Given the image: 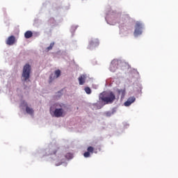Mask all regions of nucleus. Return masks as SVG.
<instances>
[{
    "mask_svg": "<svg viewBox=\"0 0 178 178\" xmlns=\"http://www.w3.org/2000/svg\"><path fill=\"white\" fill-rule=\"evenodd\" d=\"M31 73V65L26 64L22 70V81H30V74Z\"/></svg>",
    "mask_w": 178,
    "mask_h": 178,
    "instance_id": "nucleus-1",
    "label": "nucleus"
},
{
    "mask_svg": "<svg viewBox=\"0 0 178 178\" xmlns=\"http://www.w3.org/2000/svg\"><path fill=\"white\" fill-rule=\"evenodd\" d=\"M100 99L104 102H106V104L112 103L113 101H115V94L111 92L110 93L107 94L105 92L101 93L99 95Z\"/></svg>",
    "mask_w": 178,
    "mask_h": 178,
    "instance_id": "nucleus-2",
    "label": "nucleus"
},
{
    "mask_svg": "<svg viewBox=\"0 0 178 178\" xmlns=\"http://www.w3.org/2000/svg\"><path fill=\"white\" fill-rule=\"evenodd\" d=\"M134 35H141L143 34V24L140 22H137L135 25Z\"/></svg>",
    "mask_w": 178,
    "mask_h": 178,
    "instance_id": "nucleus-3",
    "label": "nucleus"
},
{
    "mask_svg": "<svg viewBox=\"0 0 178 178\" xmlns=\"http://www.w3.org/2000/svg\"><path fill=\"white\" fill-rule=\"evenodd\" d=\"M54 113L55 118H63V116L66 115L63 111V108H56Z\"/></svg>",
    "mask_w": 178,
    "mask_h": 178,
    "instance_id": "nucleus-4",
    "label": "nucleus"
},
{
    "mask_svg": "<svg viewBox=\"0 0 178 178\" xmlns=\"http://www.w3.org/2000/svg\"><path fill=\"white\" fill-rule=\"evenodd\" d=\"M15 42H16V38H15L14 35L8 37V38L6 40L7 45H13Z\"/></svg>",
    "mask_w": 178,
    "mask_h": 178,
    "instance_id": "nucleus-5",
    "label": "nucleus"
},
{
    "mask_svg": "<svg viewBox=\"0 0 178 178\" xmlns=\"http://www.w3.org/2000/svg\"><path fill=\"white\" fill-rule=\"evenodd\" d=\"M136 102V97H131L128 98L127 102L124 103V106H130L133 104V102Z\"/></svg>",
    "mask_w": 178,
    "mask_h": 178,
    "instance_id": "nucleus-6",
    "label": "nucleus"
},
{
    "mask_svg": "<svg viewBox=\"0 0 178 178\" xmlns=\"http://www.w3.org/2000/svg\"><path fill=\"white\" fill-rule=\"evenodd\" d=\"M86 79H87V76L84 74H82L79 77L78 80L80 86H83L84 83H86Z\"/></svg>",
    "mask_w": 178,
    "mask_h": 178,
    "instance_id": "nucleus-7",
    "label": "nucleus"
},
{
    "mask_svg": "<svg viewBox=\"0 0 178 178\" xmlns=\"http://www.w3.org/2000/svg\"><path fill=\"white\" fill-rule=\"evenodd\" d=\"M117 92L118 95H121V98H124V95L126 94V89H118Z\"/></svg>",
    "mask_w": 178,
    "mask_h": 178,
    "instance_id": "nucleus-8",
    "label": "nucleus"
},
{
    "mask_svg": "<svg viewBox=\"0 0 178 178\" xmlns=\"http://www.w3.org/2000/svg\"><path fill=\"white\" fill-rule=\"evenodd\" d=\"M25 106H26V113H28L29 115H33V113H34V110H33L32 108L29 107V106H27V103L25 104Z\"/></svg>",
    "mask_w": 178,
    "mask_h": 178,
    "instance_id": "nucleus-9",
    "label": "nucleus"
},
{
    "mask_svg": "<svg viewBox=\"0 0 178 178\" xmlns=\"http://www.w3.org/2000/svg\"><path fill=\"white\" fill-rule=\"evenodd\" d=\"M90 47H98V45H99V42H98V40L95 39L90 42Z\"/></svg>",
    "mask_w": 178,
    "mask_h": 178,
    "instance_id": "nucleus-10",
    "label": "nucleus"
},
{
    "mask_svg": "<svg viewBox=\"0 0 178 178\" xmlns=\"http://www.w3.org/2000/svg\"><path fill=\"white\" fill-rule=\"evenodd\" d=\"M24 37L25 38H31L33 37V32H31V31H28L24 33Z\"/></svg>",
    "mask_w": 178,
    "mask_h": 178,
    "instance_id": "nucleus-11",
    "label": "nucleus"
},
{
    "mask_svg": "<svg viewBox=\"0 0 178 178\" xmlns=\"http://www.w3.org/2000/svg\"><path fill=\"white\" fill-rule=\"evenodd\" d=\"M116 69H118V67L115 66V65H113V63H112L110 65V70H111V72H116Z\"/></svg>",
    "mask_w": 178,
    "mask_h": 178,
    "instance_id": "nucleus-12",
    "label": "nucleus"
},
{
    "mask_svg": "<svg viewBox=\"0 0 178 178\" xmlns=\"http://www.w3.org/2000/svg\"><path fill=\"white\" fill-rule=\"evenodd\" d=\"M87 151L89 154H90H90H94V147L90 146L88 147Z\"/></svg>",
    "mask_w": 178,
    "mask_h": 178,
    "instance_id": "nucleus-13",
    "label": "nucleus"
},
{
    "mask_svg": "<svg viewBox=\"0 0 178 178\" xmlns=\"http://www.w3.org/2000/svg\"><path fill=\"white\" fill-rule=\"evenodd\" d=\"M65 158L67 159H72L73 158V154L72 153H67L66 155H65Z\"/></svg>",
    "mask_w": 178,
    "mask_h": 178,
    "instance_id": "nucleus-14",
    "label": "nucleus"
},
{
    "mask_svg": "<svg viewBox=\"0 0 178 178\" xmlns=\"http://www.w3.org/2000/svg\"><path fill=\"white\" fill-rule=\"evenodd\" d=\"M54 74L56 76V79H58V77L60 76V71L59 70H56Z\"/></svg>",
    "mask_w": 178,
    "mask_h": 178,
    "instance_id": "nucleus-15",
    "label": "nucleus"
},
{
    "mask_svg": "<svg viewBox=\"0 0 178 178\" xmlns=\"http://www.w3.org/2000/svg\"><path fill=\"white\" fill-rule=\"evenodd\" d=\"M54 45H55V43L54 42H51L49 45V47H48L47 48V51H51V49H52V48H54Z\"/></svg>",
    "mask_w": 178,
    "mask_h": 178,
    "instance_id": "nucleus-16",
    "label": "nucleus"
},
{
    "mask_svg": "<svg viewBox=\"0 0 178 178\" xmlns=\"http://www.w3.org/2000/svg\"><path fill=\"white\" fill-rule=\"evenodd\" d=\"M85 91L86 94H91V89L88 87L85 88Z\"/></svg>",
    "mask_w": 178,
    "mask_h": 178,
    "instance_id": "nucleus-17",
    "label": "nucleus"
},
{
    "mask_svg": "<svg viewBox=\"0 0 178 178\" xmlns=\"http://www.w3.org/2000/svg\"><path fill=\"white\" fill-rule=\"evenodd\" d=\"M90 154L89 152H86L83 154V156H84L85 158H90Z\"/></svg>",
    "mask_w": 178,
    "mask_h": 178,
    "instance_id": "nucleus-18",
    "label": "nucleus"
},
{
    "mask_svg": "<svg viewBox=\"0 0 178 178\" xmlns=\"http://www.w3.org/2000/svg\"><path fill=\"white\" fill-rule=\"evenodd\" d=\"M56 152H58V150H54L53 154L55 155L56 154Z\"/></svg>",
    "mask_w": 178,
    "mask_h": 178,
    "instance_id": "nucleus-19",
    "label": "nucleus"
},
{
    "mask_svg": "<svg viewBox=\"0 0 178 178\" xmlns=\"http://www.w3.org/2000/svg\"><path fill=\"white\" fill-rule=\"evenodd\" d=\"M50 80H52V74L50 76Z\"/></svg>",
    "mask_w": 178,
    "mask_h": 178,
    "instance_id": "nucleus-20",
    "label": "nucleus"
},
{
    "mask_svg": "<svg viewBox=\"0 0 178 178\" xmlns=\"http://www.w3.org/2000/svg\"><path fill=\"white\" fill-rule=\"evenodd\" d=\"M107 115H108V116H111V115H110V114H108V113H107Z\"/></svg>",
    "mask_w": 178,
    "mask_h": 178,
    "instance_id": "nucleus-21",
    "label": "nucleus"
}]
</instances>
